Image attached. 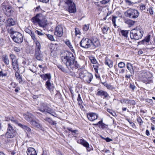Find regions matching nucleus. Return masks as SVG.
Listing matches in <instances>:
<instances>
[{
    "mask_svg": "<svg viewBox=\"0 0 155 155\" xmlns=\"http://www.w3.org/2000/svg\"><path fill=\"white\" fill-rule=\"evenodd\" d=\"M62 60L69 69L73 70L80 67L79 64L75 61L74 55L70 52H65L62 57Z\"/></svg>",
    "mask_w": 155,
    "mask_h": 155,
    "instance_id": "nucleus-1",
    "label": "nucleus"
},
{
    "mask_svg": "<svg viewBox=\"0 0 155 155\" xmlns=\"http://www.w3.org/2000/svg\"><path fill=\"white\" fill-rule=\"evenodd\" d=\"M64 9L70 13H75L77 11L76 5L72 0H64Z\"/></svg>",
    "mask_w": 155,
    "mask_h": 155,
    "instance_id": "nucleus-2",
    "label": "nucleus"
},
{
    "mask_svg": "<svg viewBox=\"0 0 155 155\" xmlns=\"http://www.w3.org/2000/svg\"><path fill=\"white\" fill-rule=\"evenodd\" d=\"M143 33V31L141 28L137 27L131 31L130 37L132 39L139 40L142 37Z\"/></svg>",
    "mask_w": 155,
    "mask_h": 155,
    "instance_id": "nucleus-3",
    "label": "nucleus"
},
{
    "mask_svg": "<svg viewBox=\"0 0 155 155\" xmlns=\"http://www.w3.org/2000/svg\"><path fill=\"white\" fill-rule=\"evenodd\" d=\"M124 15L130 19H136L139 15L138 11L135 9L130 8L124 12Z\"/></svg>",
    "mask_w": 155,
    "mask_h": 155,
    "instance_id": "nucleus-4",
    "label": "nucleus"
},
{
    "mask_svg": "<svg viewBox=\"0 0 155 155\" xmlns=\"http://www.w3.org/2000/svg\"><path fill=\"white\" fill-rule=\"evenodd\" d=\"M31 21L34 24L38 23L40 26L43 28L45 27L48 24L45 19L41 20L37 15L32 18Z\"/></svg>",
    "mask_w": 155,
    "mask_h": 155,
    "instance_id": "nucleus-5",
    "label": "nucleus"
},
{
    "mask_svg": "<svg viewBox=\"0 0 155 155\" xmlns=\"http://www.w3.org/2000/svg\"><path fill=\"white\" fill-rule=\"evenodd\" d=\"M13 41L17 43H21L23 41V37L22 35L18 32L10 35Z\"/></svg>",
    "mask_w": 155,
    "mask_h": 155,
    "instance_id": "nucleus-6",
    "label": "nucleus"
},
{
    "mask_svg": "<svg viewBox=\"0 0 155 155\" xmlns=\"http://www.w3.org/2000/svg\"><path fill=\"white\" fill-rule=\"evenodd\" d=\"M2 9L5 14L7 16H11L13 14L14 10L12 7L9 5H3Z\"/></svg>",
    "mask_w": 155,
    "mask_h": 155,
    "instance_id": "nucleus-7",
    "label": "nucleus"
},
{
    "mask_svg": "<svg viewBox=\"0 0 155 155\" xmlns=\"http://www.w3.org/2000/svg\"><path fill=\"white\" fill-rule=\"evenodd\" d=\"M91 39L83 38L80 43V45L83 48H88L91 47Z\"/></svg>",
    "mask_w": 155,
    "mask_h": 155,
    "instance_id": "nucleus-8",
    "label": "nucleus"
},
{
    "mask_svg": "<svg viewBox=\"0 0 155 155\" xmlns=\"http://www.w3.org/2000/svg\"><path fill=\"white\" fill-rule=\"evenodd\" d=\"M38 110L43 113L47 112L50 114L51 111V109L48 106V104L46 103H41V104L40 107L38 108Z\"/></svg>",
    "mask_w": 155,
    "mask_h": 155,
    "instance_id": "nucleus-9",
    "label": "nucleus"
},
{
    "mask_svg": "<svg viewBox=\"0 0 155 155\" xmlns=\"http://www.w3.org/2000/svg\"><path fill=\"white\" fill-rule=\"evenodd\" d=\"M77 142L78 143H80L85 147L87 151L90 152L91 150L89 149L90 146L89 143L82 138L78 140Z\"/></svg>",
    "mask_w": 155,
    "mask_h": 155,
    "instance_id": "nucleus-10",
    "label": "nucleus"
},
{
    "mask_svg": "<svg viewBox=\"0 0 155 155\" xmlns=\"http://www.w3.org/2000/svg\"><path fill=\"white\" fill-rule=\"evenodd\" d=\"M54 34L58 37H61L63 34V29L62 27L60 25L57 26L56 27Z\"/></svg>",
    "mask_w": 155,
    "mask_h": 155,
    "instance_id": "nucleus-11",
    "label": "nucleus"
},
{
    "mask_svg": "<svg viewBox=\"0 0 155 155\" xmlns=\"http://www.w3.org/2000/svg\"><path fill=\"white\" fill-rule=\"evenodd\" d=\"M93 78V75L91 73L87 72L82 80L85 82L89 84Z\"/></svg>",
    "mask_w": 155,
    "mask_h": 155,
    "instance_id": "nucleus-12",
    "label": "nucleus"
},
{
    "mask_svg": "<svg viewBox=\"0 0 155 155\" xmlns=\"http://www.w3.org/2000/svg\"><path fill=\"white\" fill-rule=\"evenodd\" d=\"M96 95L98 96H103L104 99H107L108 98H110L108 93L106 91L102 90H101L97 91Z\"/></svg>",
    "mask_w": 155,
    "mask_h": 155,
    "instance_id": "nucleus-13",
    "label": "nucleus"
},
{
    "mask_svg": "<svg viewBox=\"0 0 155 155\" xmlns=\"http://www.w3.org/2000/svg\"><path fill=\"white\" fill-rule=\"evenodd\" d=\"M142 80V81L145 83L146 84H151L153 83L152 77H148L147 74L145 76L143 77Z\"/></svg>",
    "mask_w": 155,
    "mask_h": 155,
    "instance_id": "nucleus-14",
    "label": "nucleus"
},
{
    "mask_svg": "<svg viewBox=\"0 0 155 155\" xmlns=\"http://www.w3.org/2000/svg\"><path fill=\"white\" fill-rule=\"evenodd\" d=\"M91 46L94 48L98 47L100 45V43L98 39L96 38H93L91 39Z\"/></svg>",
    "mask_w": 155,
    "mask_h": 155,
    "instance_id": "nucleus-15",
    "label": "nucleus"
},
{
    "mask_svg": "<svg viewBox=\"0 0 155 155\" xmlns=\"http://www.w3.org/2000/svg\"><path fill=\"white\" fill-rule=\"evenodd\" d=\"M45 86L46 88L50 91H53L54 89V84L51 83V80H47L46 82Z\"/></svg>",
    "mask_w": 155,
    "mask_h": 155,
    "instance_id": "nucleus-16",
    "label": "nucleus"
},
{
    "mask_svg": "<svg viewBox=\"0 0 155 155\" xmlns=\"http://www.w3.org/2000/svg\"><path fill=\"white\" fill-rule=\"evenodd\" d=\"M24 118L28 122H31L34 118V116L31 113H27L24 114Z\"/></svg>",
    "mask_w": 155,
    "mask_h": 155,
    "instance_id": "nucleus-17",
    "label": "nucleus"
},
{
    "mask_svg": "<svg viewBox=\"0 0 155 155\" xmlns=\"http://www.w3.org/2000/svg\"><path fill=\"white\" fill-rule=\"evenodd\" d=\"M87 116L90 121H93L97 118L98 115L95 113H91L87 114Z\"/></svg>",
    "mask_w": 155,
    "mask_h": 155,
    "instance_id": "nucleus-18",
    "label": "nucleus"
},
{
    "mask_svg": "<svg viewBox=\"0 0 155 155\" xmlns=\"http://www.w3.org/2000/svg\"><path fill=\"white\" fill-rule=\"evenodd\" d=\"M35 58L38 61H41L43 58V55L41 51H35Z\"/></svg>",
    "mask_w": 155,
    "mask_h": 155,
    "instance_id": "nucleus-19",
    "label": "nucleus"
},
{
    "mask_svg": "<svg viewBox=\"0 0 155 155\" xmlns=\"http://www.w3.org/2000/svg\"><path fill=\"white\" fill-rule=\"evenodd\" d=\"M27 155H37L35 149L32 147H28L27 150Z\"/></svg>",
    "mask_w": 155,
    "mask_h": 155,
    "instance_id": "nucleus-20",
    "label": "nucleus"
},
{
    "mask_svg": "<svg viewBox=\"0 0 155 155\" xmlns=\"http://www.w3.org/2000/svg\"><path fill=\"white\" fill-rule=\"evenodd\" d=\"M78 72L79 74L78 78H80L82 80L84 78L86 73H87L84 70L81 69H79Z\"/></svg>",
    "mask_w": 155,
    "mask_h": 155,
    "instance_id": "nucleus-21",
    "label": "nucleus"
},
{
    "mask_svg": "<svg viewBox=\"0 0 155 155\" xmlns=\"http://www.w3.org/2000/svg\"><path fill=\"white\" fill-rule=\"evenodd\" d=\"M15 24V21L12 18H9L7 21L6 22V28H8L12 26H13Z\"/></svg>",
    "mask_w": 155,
    "mask_h": 155,
    "instance_id": "nucleus-22",
    "label": "nucleus"
},
{
    "mask_svg": "<svg viewBox=\"0 0 155 155\" xmlns=\"http://www.w3.org/2000/svg\"><path fill=\"white\" fill-rule=\"evenodd\" d=\"M40 76L44 81H46L47 79L49 80L51 79V75L50 73L40 74Z\"/></svg>",
    "mask_w": 155,
    "mask_h": 155,
    "instance_id": "nucleus-23",
    "label": "nucleus"
},
{
    "mask_svg": "<svg viewBox=\"0 0 155 155\" xmlns=\"http://www.w3.org/2000/svg\"><path fill=\"white\" fill-rule=\"evenodd\" d=\"M93 124L95 126H98L102 129L106 128L107 126L106 124L103 123V121L102 120L99 121L98 123L97 124Z\"/></svg>",
    "mask_w": 155,
    "mask_h": 155,
    "instance_id": "nucleus-24",
    "label": "nucleus"
},
{
    "mask_svg": "<svg viewBox=\"0 0 155 155\" xmlns=\"http://www.w3.org/2000/svg\"><path fill=\"white\" fill-rule=\"evenodd\" d=\"M16 135L15 131H7L5 134L6 137L7 138H13Z\"/></svg>",
    "mask_w": 155,
    "mask_h": 155,
    "instance_id": "nucleus-25",
    "label": "nucleus"
},
{
    "mask_svg": "<svg viewBox=\"0 0 155 155\" xmlns=\"http://www.w3.org/2000/svg\"><path fill=\"white\" fill-rule=\"evenodd\" d=\"M30 124L33 127H36L37 128H40L42 127L38 123V122L35 120H34V119L31 122Z\"/></svg>",
    "mask_w": 155,
    "mask_h": 155,
    "instance_id": "nucleus-26",
    "label": "nucleus"
},
{
    "mask_svg": "<svg viewBox=\"0 0 155 155\" xmlns=\"http://www.w3.org/2000/svg\"><path fill=\"white\" fill-rule=\"evenodd\" d=\"M105 64L109 67L110 68H111L113 66V62L110 59L106 58L105 59Z\"/></svg>",
    "mask_w": 155,
    "mask_h": 155,
    "instance_id": "nucleus-27",
    "label": "nucleus"
},
{
    "mask_svg": "<svg viewBox=\"0 0 155 155\" xmlns=\"http://www.w3.org/2000/svg\"><path fill=\"white\" fill-rule=\"evenodd\" d=\"M127 68L131 74H134V72L132 64L130 63H127Z\"/></svg>",
    "mask_w": 155,
    "mask_h": 155,
    "instance_id": "nucleus-28",
    "label": "nucleus"
},
{
    "mask_svg": "<svg viewBox=\"0 0 155 155\" xmlns=\"http://www.w3.org/2000/svg\"><path fill=\"white\" fill-rule=\"evenodd\" d=\"M150 35L148 34L146 36L144 39L142 41H141L140 43V44H145V43H147L150 40Z\"/></svg>",
    "mask_w": 155,
    "mask_h": 155,
    "instance_id": "nucleus-29",
    "label": "nucleus"
},
{
    "mask_svg": "<svg viewBox=\"0 0 155 155\" xmlns=\"http://www.w3.org/2000/svg\"><path fill=\"white\" fill-rule=\"evenodd\" d=\"M12 63L14 70L16 71H18V65L17 61H14L12 62Z\"/></svg>",
    "mask_w": 155,
    "mask_h": 155,
    "instance_id": "nucleus-30",
    "label": "nucleus"
},
{
    "mask_svg": "<svg viewBox=\"0 0 155 155\" xmlns=\"http://www.w3.org/2000/svg\"><path fill=\"white\" fill-rule=\"evenodd\" d=\"M34 42L36 45L35 51H41V45L40 43L38 41Z\"/></svg>",
    "mask_w": 155,
    "mask_h": 155,
    "instance_id": "nucleus-31",
    "label": "nucleus"
},
{
    "mask_svg": "<svg viewBox=\"0 0 155 155\" xmlns=\"http://www.w3.org/2000/svg\"><path fill=\"white\" fill-rule=\"evenodd\" d=\"M15 77L17 79L19 83L20 84H22V79L19 73L15 74Z\"/></svg>",
    "mask_w": 155,
    "mask_h": 155,
    "instance_id": "nucleus-32",
    "label": "nucleus"
},
{
    "mask_svg": "<svg viewBox=\"0 0 155 155\" xmlns=\"http://www.w3.org/2000/svg\"><path fill=\"white\" fill-rule=\"evenodd\" d=\"M109 29V27L106 25H104L102 28H101L103 33L104 34H107V31Z\"/></svg>",
    "mask_w": 155,
    "mask_h": 155,
    "instance_id": "nucleus-33",
    "label": "nucleus"
},
{
    "mask_svg": "<svg viewBox=\"0 0 155 155\" xmlns=\"http://www.w3.org/2000/svg\"><path fill=\"white\" fill-rule=\"evenodd\" d=\"M65 43L66 44V45L69 47V48H70V49L71 50V51H72L73 52L74 51V50L73 49V48L70 41L69 40H66L65 41Z\"/></svg>",
    "mask_w": 155,
    "mask_h": 155,
    "instance_id": "nucleus-34",
    "label": "nucleus"
},
{
    "mask_svg": "<svg viewBox=\"0 0 155 155\" xmlns=\"http://www.w3.org/2000/svg\"><path fill=\"white\" fill-rule=\"evenodd\" d=\"M135 22V21L130 19H127L125 21V22L126 24H127L130 26L133 25Z\"/></svg>",
    "mask_w": 155,
    "mask_h": 155,
    "instance_id": "nucleus-35",
    "label": "nucleus"
},
{
    "mask_svg": "<svg viewBox=\"0 0 155 155\" xmlns=\"http://www.w3.org/2000/svg\"><path fill=\"white\" fill-rule=\"evenodd\" d=\"M7 131H15V130L14 129L13 127L10 124H8V128Z\"/></svg>",
    "mask_w": 155,
    "mask_h": 155,
    "instance_id": "nucleus-36",
    "label": "nucleus"
},
{
    "mask_svg": "<svg viewBox=\"0 0 155 155\" xmlns=\"http://www.w3.org/2000/svg\"><path fill=\"white\" fill-rule=\"evenodd\" d=\"M121 33L122 35L125 37H127L128 34V31L127 30H122L121 31Z\"/></svg>",
    "mask_w": 155,
    "mask_h": 155,
    "instance_id": "nucleus-37",
    "label": "nucleus"
},
{
    "mask_svg": "<svg viewBox=\"0 0 155 155\" xmlns=\"http://www.w3.org/2000/svg\"><path fill=\"white\" fill-rule=\"evenodd\" d=\"M77 100L78 101V105H81L82 104L83 101L81 99L80 94H78V97L77 98Z\"/></svg>",
    "mask_w": 155,
    "mask_h": 155,
    "instance_id": "nucleus-38",
    "label": "nucleus"
},
{
    "mask_svg": "<svg viewBox=\"0 0 155 155\" xmlns=\"http://www.w3.org/2000/svg\"><path fill=\"white\" fill-rule=\"evenodd\" d=\"M8 28H7V29H8V32H9L11 34V35H13V34L16 32H17L16 31L13 30V28H9V27H8Z\"/></svg>",
    "mask_w": 155,
    "mask_h": 155,
    "instance_id": "nucleus-39",
    "label": "nucleus"
},
{
    "mask_svg": "<svg viewBox=\"0 0 155 155\" xmlns=\"http://www.w3.org/2000/svg\"><path fill=\"white\" fill-rule=\"evenodd\" d=\"M101 84H102L104 86L106 87L108 89H112V88H113L112 86L111 85L107 84L106 82H101Z\"/></svg>",
    "mask_w": 155,
    "mask_h": 155,
    "instance_id": "nucleus-40",
    "label": "nucleus"
},
{
    "mask_svg": "<svg viewBox=\"0 0 155 155\" xmlns=\"http://www.w3.org/2000/svg\"><path fill=\"white\" fill-rule=\"evenodd\" d=\"M3 60L4 63L8 65L9 64V61L8 57L7 56H5V57L3 58Z\"/></svg>",
    "mask_w": 155,
    "mask_h": 155,
    "instance_id": "nucleus-41",
    "label": "nucleus"
},
{
    "mask_svg": "<svg viewBox=\"0 0 155 155\" xmlns=\"http://www.w3.org/2000/svg\"><path fill=\"white\" fill-rule=\"evenodd\" d=\"M118 66L120 68H123L125 67V64L124 62H121L118 64Z\"/></svg>",
    "mask_w": 155,
    "mask_h": 155,
    "instance_id": "nucleus-42",
    "label": "nucleus"
},
{
    "mask_svg": "<svg viewBox=\"0 0 155 155\" xmlns=\"http://www.w3.org/2000/svg\"><path fill=\"white\" fill-rule=\"evenodd\" d=\"M91 62L93 64H96L97 63V61L95 58L91 57L90 58Z\"/></svg>",
    "mask_w": 155,
    "mask_h": 155,
    "instance_id": "nucleus-43",
    "label": "nucleus"
},
{
    "mask_svg": "<svg viewBox=\"0 0 155 155\" xmlns=\"http://www.w3.org/2000/svg\"><path fill=\"white\" fill-rule=\"evenodd\" d=\"M153 8L152 7H150L147 9V12H149L150 15H152L153 14Z\"/></svg>",
    "mask_w": 155,
    "mask_h": 155,
    "instance_id": "nucleus-44",
    "label": "nucleus"
},
{
    "mask_svg": "<svg viewBox=\"0 0 155 155\" xmlns=\"http://www.w3.org/2000/svg\"><path fill=\"white\" fill-rule=\"evenodd\" d=\"M23 129L25 130V131L27 132H30L31 131V129L29 127L25 125L23 126Z\"/></svg>",
    "mask_w": 155,
    "mask_h": 155,
    "instance_id": "nucleus-45",
    "label": "nucleus"
},
{
    "mask_svg": "<svg viewBox=\"0 0 155 155\" xmlns=\"http://www.w3.org/2000/svg\"><path fill=\"white\" fill-rule=\"evenodd\" d=\"M45 35L51 41H54V39L53 36L51 35Z\"/></svg>",
    "mask_w": 155,
    "mask_h": 155,
    "instance_id": "nucleus-46",
    "label": "nucleus"
},
{
    "mask_svg": "<svg viewBox=\"0 0 155 155\" xmlns=\"http://www.w3.org/2000/svg\"><path fill=\"white\" fill-rule=\"evenodd\" d=\"M29 35L31 36L32 39L33 40L34 42L38 41L36 38L35 35L34 33L31 32V33Z\"/></svg>",
    "mask_w": 155,
    "mask_h": 155,
    "instance_id": "nucleus-47",
    "label": "nucleus"
},
{
    "mask_svg": "<svg viewBox=\"0 0 155 155\" xmlns=\"http://www.w3.org/2000/svg\"><path fill=\"white\" fill-rule=\"evenodd\" d=\"M140 10L141 11H143V10L145 9H146L145 5L143 4L142 3H141L140 5Z\"/></svg>",
    "mask_w": 155,
    "mask_h": 155,
    "instance_id": "nucleus-48",
    "label": "nucleus"
},
{
    "mask_svg": "<svg viewBox=\"0 0 155 155\" xmlns=\"http://www.w3.org/2000/svg\"><path fill=\"white\" fill-rule=\"evenodd\" d=\"M89 24H87V25H85L84 26L83 28V29L84 31H87L89 28Z\"/></svg>",
    "mask_w": 155,
    "mask_h": 155,
    "instance_id": "nucleus-49",
    "label": "nucleus"
},
{
    "mask_svg": "<svg viewBox=\"0 0 155 155\" xmlns=\"http://www.w3.org/2000/svg\"><path fill=\"white\" fill-rule=\"evenodd\" d=\"M35 33L36 34H37L38 35L40 36H43L44 35V34H45V33H44L42 32L41 31H39L38 30H36L35 31Z\"/></svg>",
    "mask_w": 155,
    "mask_h": 155,
    "instance_id": "nucleus-50",
    "label": "nucleus"
},
{
    "mask_svg": "<svg viewBox=\"0 0 155 155\" xmlns=\"http://www.w3.org/2000/svg\"><path fill=\"white\" fill-rule=\"evenodd\" d=\"M10 57L11 59L12 60V62L14 61L15 60H17L16 59V57L15 55L13 54H11L10 55Z\"/></svg>",
    "mask_w": 155,
    "mask_h": 155,
    "instance_id": "nucleus-51",
    "label": "nucleus"
},
{
    "mask_svg": "<svg viewBox=\"0 0 155 155\" xmlns=\"http://www.w3.org/2000/svg\"><path fill=\"white\" fill-rule=\"evenodd\" d=\"M72 134L76 137V135H78V131L77 130H74Z\"/></svg>",
    "mask_w": 155,
    "mask_h": 155,
    "instance_id": "nucleus-52",
    "label": "nucleus"
},
{
    "mask_svg": "<svg viewBox=\"0 0 155 155\" xmlns=\"http://www.w3.org/2000/svg\"><path fill=\"white\" fill-rule=\"evenodd\" d=\"M128 72V71L127 70L126 71V75L125 76V77L126 78L130 79V78L131 76H132V74H127V73Z\"/></svg>",
    "mask_w": 155,
    "mask_h": 155,
    "instance_id": "nucleus-53",
    "label": "nucleus"
},
{
    "mask_svg": "<svg viewBox=\"0 0 155 155\" xmlns=\"http://www.w3.org/2000/svg\"><path fill=\"white\" fill-rule=\"evenodd\" d=\"M137 120L139 125H141L143 122L141 118L140 117H138L137 119Z\"/></svg>",
    "mask_w": 155,
    "mask_h": 155,
    "instance_id": "nucleus-54",
    "label": "nucleus"
},
{
    "mask_svg": "<svg viewBox=\"0 0 155 155\" xmlns=\"http://www.w3.org/2000/svg\"><path fill=\"white\" fill-rule=\"evenodd\" d=\"M110 0H102L101 1L100 3L103 4H106L109 2Z\"/></svg>",
    "mask_w": 155,
    "mask_h": 155,
    "instance_id": "nucleus-55",
    "label": "nucleus"
},
{
    "mask_svg": "<svg viewBox=\"0 0 155 155\" xmlns=\"http://www.w3.org/2000/svg\"><path fill=\"white\" fill-rule=\"evenodd\" d=\"M127 104H130L134 105L135 104V102L133 100H129L127 102Z\"/></svg>",
    "mask_w": 155,
    "mask_h": 155,
    "instance_id": "nucleus-56",
    "label": "nucleus"
},
{
    "mask_svg": "<svg viewBox=\"0 0 155 155\" xmlns=\"http://www.w3.org/2000/svg\"><path fill=\"white\" fill-rule=\"evenodd\" d=\"M80 33V31L78 28H75V35H77L78 34H79Z\"/></svg>",
    "mask_w": 155,
    "mask_h": 155,
    "instance_id": "nucleus-57",
    "label": "nucleus"
},
{
    "mask_svg": "<svg viewBox=\"0 0 155 155\" xmlns=\"http://www.w3.org/2000/svg\"><path fill=\"white\" fill-rule=\"evenodd\" d=\"M93 66L94 68L95 72H96V73H98V66L97 65H93Z\"/></svg>",
    "mask_w": 155,
    "mask_h": 155,
    "instance_id": "nucleus-58",
    "label": "nucleus"
},
{
    "mask_svg": "<svg viewBox=\"0 0 155 155\" xmlns=\"http://www.w3.org/2000/svg\"><path fill=\"white\" fill-rule=\"evenodd\" d=\"M129 100L127 99H124L122 100H121L120 101V102L121 103H126L127 104V102H128V101Z\"/></svg>",
    "mask_w": 155,
    "mask_h": 155,
    "instance_id": "nucleus-59",
    "label": "nucleus"
},
{
    "mask_svg": "<svg viewBox=\"0 0 155 155\" xmlns=\"http://www.w3.org/2000/svg\"><path fill=\"white\" fill-rule=\"evenodd\" d=\"M25 31L27 33L29 34H30L31 33L32 31H31V30L28 28H25Z\"/></svg>",
    "mask_w": 155,
    "mask_h": 155,
    "instance_id": "nucleus-60",
    "label": "nucleus"
},
{
    "mask_svg": "<svg viewBox=\"0 0 155 155\" xmlns=\"http://www.w3.org/2000/svg\"><path fill=\"white\" fill-rule=\"evenodd\" d=\"M58 68L59 69L61 70L62 71L64 72L65 71V69L61 65H59L58 66Z\"/></svg>",
    "mask_w": 155,
    "mask_h": 155,
    "instance_id": "nucleus-61",
    "label": "nucleus"
},
{
    "mask_svg": "<svg viewBox=\"0 0 155 155\" xmlns=\"http://www.w3.org/2000/svg\"><path fill=\"white\" fill-rule=\"evenodd\" d=\"M14 50L16 52H19L21 50L20 48L17 47H15L14 48Z\"/></svg>",
    "mask_w": 155,
    "mask_h": 155,
    "instance_id": "nucleus-62",
    "label": "nucleus"
},
{
    "mask_svg": "<svg viewBox=\"0 0 155 155\" xmlns=\"http://www.w3.org/2000/svg\"><path fill=\"white\" fill-rule=\"evenodd\" d=\"M129 87L131 89L134 90L135 89L136 87L134 84H130Z\"/></svg>",
    "mask_w": 155,
    "mask_h": 155,
    "instance_id": "nucleus-63",
    "label": "nucleus"
},
{
    "mask_svg": "<svg viewBox=\"0 0 155 155\" xmlns=\"http://www.w3.org/2000/svg\"><path fill=\"white\" fill-rule=\"evenodd\" d=\"M125 2L126 3L128 4L129 5H130L133 3V2H132L129 0H125Z\"/></svg>",
    "mask_w": 155,
    "mask_h": 155,
    "instance_id": "nucleus-64",
    "label": "nucleus"
}]
</instances>
